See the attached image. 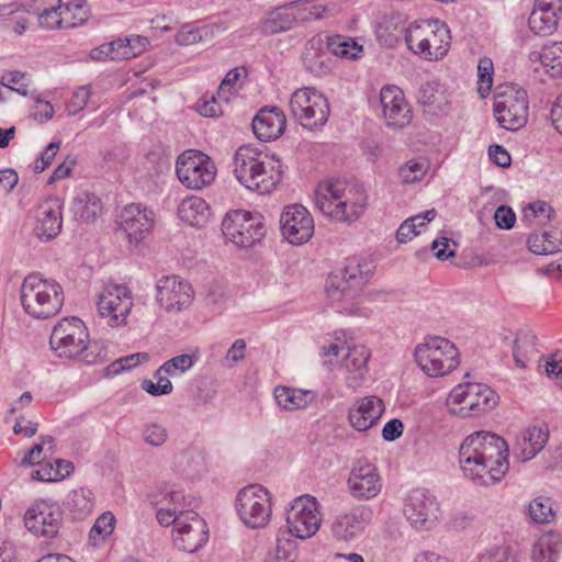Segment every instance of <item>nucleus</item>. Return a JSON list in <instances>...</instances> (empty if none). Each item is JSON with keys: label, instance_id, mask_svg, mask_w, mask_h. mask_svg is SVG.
Masks as SVG:
<instances>
[{"label": "nucleus", "instance_id": "obj_1", "mask_svg": "<svg viewBox=\"0 0 562 562\" xmlns=\"http://www.w3.org/2000/svg\"><path fill=\"white\" fill-rule=\"evenodd\" d=\"M233 173L246 189L271 192L281 180V162L251 145L240 146L233 157Z\"/></svg>", "mask_w": 562, "mask_h": 562}, {"label": "nucleus", "instance_id": "obj_2", "mask_svg": "<svg viewBox=\"0 0 562 562\" xmlns=\"http://www.w3.org/2000/svg\"><path fill=\"white\" fill-rule=\"evenodd\" d=\"M49 345L58 358L87 364L100 359L98 346L91 344L87 326L76 316L63 318L54 326Z\"/></svg>", "mask_w": 562, "mask_h": 562}, {"label": "nucleus", "instance_id": "obj_3", "mask_svg": "<svg viewBox=\"0 0 562 562\" xmlns=\"http://www.w3.org/2000/svg\"><path fill=\"white\" fill-rule=\"evenodd\" d=\"M20 300L24 311L34 318H48L56 315L61 308L64 293L57 282L48 281L40 274L33 273L24 279Z\"/></svg>", "mask_w": 562, "mask_h": 562}, {"label": "nucleus", "instance_id": "obj_4", "mask_svg": "<svg viewBox=\"0 0 562 562\" xmlns=\"http://www.w3.org/2000/svg\"><path fill=\"white\" fill-rule=\"evenodd\" d=\"M415 360L428 376H441L459 366V350L450 340L428 336L415 348Z\"/></svg>", "mask_w": 562, "mask_h": 562}, {"label": "nucleus", "instance_id": "obj_5", "mask_svg": "<svg viewBox=\"0 0 562 562\" xmlns=\"http://www.w3.org/2000/svg\"><path fill=\"white\" fill-rule=\"evenodd\" d=\"M494 97V116L499 126L508 131L524 127L528 121L527 91L517 85H506Z\"/></svg>", "mask_w": 562, "mask_h": 562}, {"label": "nucleus", "instance_id": "obj_6", "mask_svg": "<svg viewBox=\"0 0 562 562\" xmlns=\"http://www.w3.org/2000/svg\"><path fill=\"white\" fill-rule=\"evenodd\" d=\"M222 232L236 246L249 248L266 235L265 218L258 212L234 210L225 215Z\"/></svg>", "mask_w": 562, "mask_h": 562}, {"label": "nucleus", "instance_id": "obj_7", "mask_svg": "<svg viewBox=\"0 0 562 562\" xmlns=\"http://www.w3.org/2000/svg\"><path fill=\"white\" fill-rule=\"evenodd\" d=\"M289 105L292 116L304 128H319L328 121L329 103L313 88H301L294 91Z\"/></svg>", "mask_w": 562, "mask_h": 562}, {"label": "nucleus", "instance_id": "obj_8", "mask_svg": "<svg viewBox=\"0 0 562 562\" xmlns=\"http://www.w3.org/2000/svg\"><path fill=\"white\" fill-rule=\"evenodd\" d=\"M236 509L247 527L256 529L267 526L271 517L269 491L260 484L245 486L237 494Z\"/></svg>", "mask_w": 562, "mask_h": 562}, {"label": "nucleus", "instance_id": "obj_9", "mask_svg": "<svg viewBox=\"0 0 562 562\" xmlns=\"http://www.w3.org/2000/svg\"><path fill=\"white\" fill-rule=\"evenodd\" d=\"M176 173L186 188L202 190L214 181L216 166L206 154L201 150L189 149L178 157Z\"/></svg>", "mask_w": 562, "mask_h": 562}, {"label": "nucleus", "instance_id": "obj_10", "mask_svg": "<svg viewBox=\"0 0 562 562\" xmlns=\"http://www.w3.org/2000/svg\"><path fill=\"white\" fill-rule=\"evenodd\" d=\"M459 457L465 458L464 461L472 458H479L484 462L498 463L508 462L507 442L496 434L490 431H476L468 436L460 446Z\"/></svg>", "mask_w": 562, "mask_h": 562}, {"label": "nucleus", "instance_id": "obj_11", "mask_svg": "<svg viewBox=\"0 0 562 562\" xmlns=\"http://www.w3.org/2000/svg\"><path fill=\"white\" fill-rule=\"evenodd\" d=\"M312 18H322L318 7L307 10L292 2L267 12L258 22L256 31L266 36L276 35L291 30L297 23L310 21Z\"/></svg>", "mask_w": 562, "mask_h": 562}, {"label": "nucleus", "instance_id": "obj_12", "mask_svg": "<svg viewBox=\"0 0 562 562\" xmlns=\"http://www.w3.org/2000/svg\"><path fill=\"white\" fill-rule=\"evenodd\" d=\"M316 498L310 495L296 497L286 508V531L299 539H307L316 533L321 526V515Z\"/></svg>", "mask_w": 562, "mask_h": 562}, {"label": "nucleus", "instance_id": "obj_13", "mask_svg": "<svg viewBox=\"0 0 562 562\" xmlns=\"http://www.w3.org/2000/svg\"><path fill=\"white\" fill-rule=\"evenodd\" d=\"M97 307L109 326H123L133 307L132 292L125 284L109 283L99 294Z\"/></svg>", "mask_w": 562, "mask_h": 562}, {"label": "nucleus", "instance_id": "obj_14", "mask_svg": "<svg viewBox=\"0 0 562 562\" xmlns=\"http://www.w3.org/2000/svg\"><path fill=\"white\" fill-rule=\"evenodd\" d=\"M439 505L436 497L425 488L413 490L406 497L404 515L416 530H429L437 521Z\"/></svg>", "mask_w": 562, "mask_h": 562}, {"label": "nucleus", "instance_id": "obj_15", "mask_svg": "<svg viewBox=\"0 0 562 562\" xmlns=\"http://www.w3.org/2000/svg\"><path fill=\"white\" fill-rule=\"evenodd\" d=\"M349 494L358 501H369L382 490V480L376 467L367 459L353 462L347 479Z\"/></svg>", "mask_w": 562, "mask_h": 562}, {"label": "nucleus", "instance_id": "obj_16", "mask_svg": "<svg viewBox=\"0 0 562 562\" xmlns=\"http://www.w3.org/2000/svg\"><path fill=\"white\" fill-rule=\"evenodd\" d=\"M449 400L461 405L460 411L480 414L493 409L497 405L498 395L486 384L467 382L456 386Z\"/></svg>", "mask_w": 562, "mask_h": 562}, {"label": "nucleus", "instance_id": "obj_17", "mask_svg": "<svg viewBox=\"0 0 562 562\" xmlns=\"http://www.w3.org/2000/svg\"><path fill=\"white\" fill-rule=\"evenodd\" d=\"M63 513L56 504L40 501L34 503L24 515L25 527L34 535L53 538L58 533Z\"/></svg>", "mask_w": 562, "mask_h": 562}, {"label": "nucleus", "instance_id": "obj_18", "mask_svg": "<svg viewBox=\"0 0 562 562\" xmlns=\"http://www.w3.org/2000/svg\"><path fill=\"white\" fill-rule=\"evenodd\" d=\"M282 235L294 245L310 240L314 233V221L303 205L286 206L280 216Z\"/></svg>", "mask_w": 562, "mask_h": 562}, {"label": "nucleus", "instance_id": "obj_19", "mask_svg": "<svg viewBox=\"0 0 562 562\" xmlns=\"http://www.w3.org/2000/svg\"><path fill=\"white\" fill-rule=\"evenodd\" d=\"M156 300L167 312H179L193 300L191 285L177 276L162 277L156 284Z\"/></svg>", "mask_w": 562, "mask_h": 562}, {"label": "nucleus", "instance_id": "obj_20", "mask_svg": "<svg viewBox=\"0 0 562 562\" xmlns=\"http://www.w3.org/2000/svg\"><path fill=\"white\" fill-rule=\"evenodd\" d=\"M422 23L413 21L408 25L405 24L403 18L398 13H392L383 18L376 27V37L380 43L387 47L396 46L404 38L407 48H412V42L419 36Z\"/></svg>", "mask_w": 562, "mask_h": 562}, {"label": "nucleus", "instance_id": "obj_21", "mask_svg": "<svg viewBox=\"0 0 562 562\" xmlns=\"http://www.w3.org/2000/svg\"><path fill=\"white\" fill-rule=\"evenodd\" d=\"M380 102L387 126L403 128L412 122L411 108L398 87H383L380 92Z\"/></svg>", "mask_w": 562, "mask_h": 562}, {"label": "nucleus", "instance_id": "obj_22", "mask_svg": "<svg viewBox=\"0 0 562 562\" xmlns=\"http://www.w3.org/2000/svg\"><path fill=\"white\" fill-rule=\"evenodd\" d=\"M153 212L140 204L126 205L120 215V226L125 233L130 243L138 244L153 228Z\"/></svg>", "mask_w": 562, "mask_h": 562}, {"label": "nucleus", "instance_id": "obj_23", "mask_svg": "<svg viewBox=\"0 0 562 562\" xmlns=\"http://www.w3.org/2000/svg\"><path fill=\"white\" fill-rule=\"evenodd\" d=\"M372 515V509L369 506L352 507L348 513L335 518L331 526L334 537L345 541L355 539L371 521Z\"/></svg>", "mask_w": 562, "mask_h": 562}, {"label": "nucleus", "instance_id": "obj_24", "mask_svg": "<svg viewBox=\"0 0 562 562\" xmlns=\"http://www.w3.org/2000/svg\"><path fill=\"white\" fill-rule=\"evenodd\" d=\"M209 540V529L198 513H189L188 520L178 522L175 543L187 552H195Z\"/></svg>", "mask_w": 562, "mask_h": 562}, {"label": "nucleus", "instance_id": "obj_25", "mask_svg": "<svg viewBox=\"0 0 562 562\" xmlns=\"http://www.w3.org/2000/svg\"><path fill=\"white\" fill-rule=\"evenodd\" d=\"M360 260L348 259L345 268L339 273H330L326 280V291L328 295L335 296L353 295L358 293L366 284L361 277Z\"/></svg>", "mask_w": 562, "mask_h": 562}, {"label": "nucleus", "instance_id": "obj_26", "mask_svg": "<svg viewBox=\"0 0 562 562\" xmlns=\"http://www.w3.org/2000/svg\"><path fill=\"white\" fill-rule=\"evenodd\" d=\"M315 205L324 215L333 220L352 222L364 211L366 198L361 195L355 202L348 200L337 202L326 193L317 190Z\"/></svg>", "mask_w": 562, "mask_h": 562}, {"label": "nucleus", "instance_id": "obj_27", "mask_svg": "<svg viewBox=\"0 0 562 562\" xmlns=\"http://www.w3.org/2000/svg\"><path fill=\"white\" fill-rule=\"evenodd\" d=\"M251 126L257 138L269 142L284 133L286 119L278 106H263L252 119Z\"/></svg>", "mask_w": 562, "mask_h": 562}, {"label": "nucleus", "instance_id": "obj_28", "mask_svg": "<svg viewBox=\"0 0 562 562\" xmlns=\"http://www.w3.org/2000/svg\"><path fill=\"white\" fill-rule=\"evenodd\" d=\"M465 458L459 457L461 470L465 477L472 480L474 483L480 485H490L499 482L509 469L508 462L494 463L484 462L479 458H470L464 461Z\"/></svg>", "mask_w": 562, "mask_h": 562}, {"label": "nucleus", "instance_id": "obj_29", "mask_svg": "<svg viewBox=\"0 0 562 562\" xmlns=\"http://www.w3.org/2000/svg\"><path fill=\"white\" fill-rule=\"evenodd\" d=\"M384 405L376 396H366L358 400L349 409L348 419L359 431L371 428L382 416Z\"/></svg>", "mask_w": 562, "mask_h": 562}, {"label": "nucleus", "instance_id": "obj_30", "mask_svg": "<svg viewBox=\"0 0 562 562\" xmlns=\"http://www.w3.org/2000/svg\"><path fill=\"white\" fill-rule=\"evenodd\" d=\"M61 225V206L58 201L53 205L44 204L40 207L34 234L42 241H49L60 233Z\"/></svg>", "mask_w": 562, "mask_h": 562}, {"label": "nucleus", "instance_id": "obj_31", "mask_svg": "<svg viewBox=\"0 0 562 562\" xmlns=\"http://www.w3.org/2000/svg\"><path fill=\"white\" fill-rule=\"evenodd\" d=\"M370 351L366 346H349L345 357V367L349 374L346 378L349 387H358L361 385L367 372Z\"/></svg>", "mask_w": 562, "mask_h": 562}, {"label": "nucleus", "instance_id": "obj_32", "mask_svg": "<svg viewBox=\"0 0 562 562\" xmlns=\"http://www.w3.org/2000/svg\"><path fill=\"white\" fill-rule=\"evenodd\" d=\"M302 60L305 69L314 76H324L329 72L330 67L324 52V41L321 36H314L307 41Z\"/></svg>", "mask_w": 562, "mask_h": 562}, {"label": "nucleus", "instance_id": "obj_33", "mask_svg": "<svg viewBox=\"0 0 562 562\" xmlns=\"http://www.w3.org/2000/svg\"><path fill=\"white\" fill-rule=\"evenodd\" d=\"M273 396L278 406L289 412L306 408L316 397L313 391L283 385L274 387Z\"/></svg>", "mask_w": 562, "mask_h": 562}, {"label": "nucleus", "instance_id": "obj_34", "mask_svg": "<svg viewBox=\"0 0 562 562\" xmlns=\"http://www.w3.org/2000/svg\"><path fill=\"white\" fill-rule=\"evenodd\" d=\"M562 552V536L558 531L550 530L540 536L532 546V562H557Z\"/></svg>", "mask_w": 562, "mask_h": 562}, {"label": "nucleus", "instance_id": "obj_35", "mask_svg": "<svg viewBox=\"0 0 562 562\" xmlns=\"http://www.w3.org/2000/svg\"><path fill=\"white\" fill-rule=\"evenodd\" d=\"M209 204L200 196L192 195L184 199L178 206V215L191 226L202 227L210 217Z\"/></svg>", "mask_w": 562, "mask_h": 562}, {"label": "nucleus", "instance_id": "obj_36", "mask_svg": "<svg viewBox=\"0 0 562 562\" xmlns=\"http://www.w3.org/2000/svg\"><path fill=\"white\" fill-rule=\"evenodd\" d=\"M423 25H427V27L431 29L430 35L427 36V38H430L431 42V49L432 57H435V60L441 59L446 54L448 53L450 48V31L448 29V25L445 22H441L439 20H428L423 21ZM424 32V29L422 27V31H419V38Z\"/></svg>", "mask_w": 562, "mask_h": 562}, {"label": "nucleus", "instance_id": "obj_37", "mask_svg": "<svg viewBox=\"0 0 562 562\" xmlns=\"http://www.w3.org/2000/svg\"><path fill=\"white\" fill-rule=\"evenodd\" d=\"M71 211L81 221H93L102 211L101 199L93 192L80 191L71 202Z\"/></svg>", "mask_w": 562, "mask_h": 562}, {"label": "nucleus", "instance_id": "obj_38", "mask_svg": "<svg viewBox=\"0 0 562 562\" xmlns=\"http://www.w3.org/2000/svg\"><path fill=\"white\" fill-rule=\"evenodd\" d=\"M173 469L184 477L192 479L204 469V458L196 449H186L176 454Z\"/></svg>", "mask_w": 562, "mask_h": 562}, {"label": "nucleus", "instance_id": "obj_39", "mask_svg": "<svg viewBox=\"0 0 562 562\" xmlns=\"http://www.w3.org/2000/svg\"><path fill=\"white\" fill-rule=\"evenodd\" d=\"M93 494L89 488L80 487L71 491L66 501L67 509L74 519H83L93 510Z\"/></svg>", "mask_w": 562, "mask_h": 562}, {"label": "nucleus", "instance_id": "obj_40", "mask_svg": "<svg viewBox=\"0 0 562 562\" xmlns=\"http://www.w3.org/2000/svg\"><path fill=\"white\" fill-rule=\"evenodd\" d=\"M536 335L529 330H520L513 342V357L516 366L520 368L526 367V359L528 353H535L536 350Z\"/></svg>", "mask_w": 562, "mask_h": 562}, {"label": "nucleus", "instance_id": "obj_41", "mask_svg": "<svg viewBox=\"0 0 562 562\" xmlns=\"http://www.w3.org/2000/svg\"><path fill=\"white\" fill-rule=\"evenodd\" d=\"M538 56L542 66L552 77L562 76V42L544 45Z\"/></svg>", "mask_w": 562, "mask_h": 562}, {"label": "nucleus", "instance_id": "obj_42", "mask_svg": "<svg viewBox=\"0 0 562 562\" xmlns=\"http://www.w3.org/2000/svg\"><path fill=\"white\" fill-rule=\"evenodd\" d=\"M559 20L560 15L532 10L528 19V25L536 35L548 36L557 31Z\"/></svg>", "mask_w": 562, "mask_h": 562}, {"label": "nucleus", "instance_id": "obj_43", "mask_svg": "<svg viewBox=\"0 0 562 562\" xmlns=\"http://www.w3.org/2000/svg\"><path fill=\"white\" fill-rule=\"evenodd\" d=\"M324 44L330 54L350 59L357 58L362 50L355 40L341 35L329 36Z\"/></svg>", "mask_w": 562, "mask_h": 562}, {"label": "nucleus", "instance_id": "obj_44", "mask_svg": "<svg viewBox=\"0 0 562 562\" xmlns=\"http://www.w3.org/2000/svg\"><path fill=\"white\" fill-rule=\"evenodd\" d=\"M286 530L280 529L276 539L273 559L277 562H294L296 559V544Z\"/></svg>", "mask_w": 562, "mask_h": 562}, {"label": "nucleus", "instance_id": "obj_45", "mask_svg": "<svg viewBox=\"0 0 562 562\" xmlns=\"http://www.w3.org/2000/svg\"><path fill=\"white\" fill-rule=\"evenodd\" d=\"M436 210L430 209L424 213H419L417 215L411 216L405 220L398 227L396 232V239L398 243L403 244L411 240L413 237L418 235L417 224L416 222L419 220H426L427 222H431L436 217Z\"/></svg>", "mask_w": 562, "mask_h": 562}, {"label": "nucleus", "instance_id": "obj_46", "mask_svg": "<svg viewBox=\"0 0 562 562\" xmlns=\"http://www.w3.org/2000/svg\"><path fill=\"white\" fill-rule=\"evenodd\" d=\"M115 521V517L111 512H104L97 518L89 532V540L93 546H97L99 540H104L112 535Z\"/></svg>", "mask_w": 562, "mask_h": 562}, {"label": "nucleus", "instance_id": "obj_47", "mask_svg": "<svg viewBox=\"0 0 562 562\" xmlns=\"http://www.w3.org/2000/svg\"><path fill=\"white\" fill-rule=\"evenodd\" d=\"M169 374L161 372V366L156 370L154 378L157 380L155 383L151 380L145 379L142 381V389L153 396H160L170 394L173 390L170 382Z\"/></svg>", "mask_w": 562, "mask_h": 562}, {"label": "nucleus", "instance_id": "obj_48", "mask_svg": "<svg viewBox=\"0 0 562 562\" xmlns=\"http://www.w3.org/2000/svg\"><path fill=\"white\" fill-rule=\"evenodd\" d=\"M529 516L537 524H549L554 520L555 514L552 510L550 498H537L529 504Z\"/></svg>", "mask_w": 562, "mask_h": 562}, {"label": "nucleus", "instance_id": "obj_49", "mask_svg": "<svg viewBox=\"0 0 562 562\" xmlns=\"http://www.w3.org/2000/svg\"><path fill=\"white\" fill-rule=\"evenodd\" d=\"M195 361L196 358L193 355L182 353L164 362L161 364V372L170 376L181 375L189 371Z\"/></svg>", "mask_w": 562, "mask_h": 562}, {"label": "nucleus", "instance_id": "obj_50", "mask_svg": "<svg viewBox=\"0 0 562 562\" xmlns=\"http://www.w3.org/2000/svg\"><path fill=\"white\" fill-rule=\"evenodd\" d=\"M524 435L526 436L527 441H529L528 445H531V448L527 451L526 456L536 457L546 446L549 437V431L546 426H532L527 428L524 431Z\"/></svg>", "mask_w": 562, "mask_h": 562}, {"label": "nucleus", "instance_id": "obj_51", "mask_svg": "<svg viewBox=\"0 0 562 562\" xmlns=\"http://www.w3.org/2000/svg\"><path fill=\"white\" fill-rule=\"evenodd\" d=\"M550 237L551 235L547 232L530 234L527 239L529 250L536 255H547L557 251V246Z\"/></svg>", "mask_w": 562, "mask_h": 562}, {"label": "nucleus", "instance_id": "obj_52", "mask_svg": "<svg viewBox=\"0 0 562 562\" xmlns=\"http://www.w3.org/2000/svg\"><path fill=\"white\" fill-rule=\"evenodd\" d=\"M149 359L147 352H137L126 357H122L120 359L114 360L111 364L108 366L106 372L108 374L116 375L123 371L131 370L135 368L140 362H145Z\"/></svg>", "mask_w": 562, "mask_h": 562}, {"label": "nucleus", "instance_id": "obj_53", "mask_svg": "<svg viewBox=\"0 0 562 562\" xmlns=\"http://www.w3.org/2000/svg\"><path fill=\"white\" fill-rule=\"evenodd\" d=\"M494 67L490 58H482L477 65L479 87L477 92L485 98L493 83Z\"/></svg>", "mask_w": 562, "mask_h": 562}, {"label": "nucleus", "instance_id": "obj_54", "mask_svg": "<svg viewBox=\"0 0 562 562\" xmlns=\"http://www.w3.org/2000/svg\"><path fill=\"white\" fill-rule=\"evenodd\" d=\"M38 22L40 25L49 30L61 29L63 27V19H61V0H57L56 5H52L49 8H44L38 13Z\"/></svg>", "mask_w": 562, "mask_h": 562}, {"label": "nucleus", "instance_id": "obj_55", "mask_svg": "<svg viewBox=\"0 0 562 562\" xmlns=\"http://www.w3.org/2000/svg\"><path fill=\"white\" fill-rule=\"evenodd\" d=\"M189 513H192V510L178 509L177 507L160 508L157 510L156 517L161 526L173 525L177 532L178 522L188 520Z\"/></svg>", "mask_w": 562, "mask_h": 562}, {"label": "nucleus", "instance_id": "obj_56", "mask_svg": "<svg viewBox=\"0 0 562 562\" xmlns=\"http://www.w3.org/2000/svg\"><path fill=\"white\" fill-rule=\"evenodd\" d=\"M475 562H518L508 547H493L479 554Z\"/></svg>", "mask_w": 562, "mask_h": 562}, {"label": "nucleus", "instance_id": "obj_57", "mask_svg": "<svg viewBox=\"0 0 562 562\" xmlns=\"http://www.w3.org/2000/svg\"><path fill=\"white\" fill-rule=\"evenodd\" d=\"M142 435L145 442L151 447H161L168 438L166 428L157 423L145 424Z\"/></svg>", "mask_w": 562, "mask_h": 562}, {"label": "nucleus", "instance_id": "obj_58", "mask_svg": "<svg viewBox=\"0 0 562 562\" xmlns=\"http://www.w3.org/2000/svg\"><path fill=\"white\" fill-rule=\"evenodd\" d=\"M25 79V72L12 70L2 76L1 85L23 97H27L30 91L27 85L24 82Z\"/></svg>", "mask_w": 562, "mask_h": 562}, {"label": "nucleus", "instance_id": "obj_59", "mask_svg": "<svg viewBox=\"0 0 562 562\" xmlns=\"http://www.w3.org/2000/svg\"><path fill=\"white\" fill-rule=\"evenodd\" d=\"M425 175V166L418 161H408L406 165L400 168L398 176L403 183H414Z\"/></svg>", "mask_w": 562, "mask_h": 562}, {"label": "nucleus", "instance_id": "obj_60", "mask_svg": "<svg viewBox=\"0 0 562 562\" xmlns=\"http://www.w3.org/2000/svg\"><path fill=\"white\" fill-rule=\"evenodd\" d=\"M246 75L247 70L245 67H237L231 69L220 85L218 98L224 99L227 102L228 98L225 95L226 92H232V90L235 89V85L240 79V77H245Z\"/></svg>", "mask_w": 562, "mask_h": 562}, {"label": "nucleus", "instance_id": "obj_61", "mask_svg": "<svg viewBox=\"0 0 562 562\" xmlns=\"http://www.w3.org/2000/svg\"><path fill=\"white\" fill-rule=\"evenodd\" d=\"M54 438L52 436H43L41 437V442L35 443L29 452L24 456L21 461V465L31 467L36 463H40V456L44 450L45 445H49V450H53Z\"/></svg>", "mask_w": 562, "mask_h": 562}, {"label": "nucleus", "instance_id": "obj_62", "mask_svg": "<svg viewBox=\"0 0 562 562\" xmlns=\"http://www.w3.org/2000/svg\"><path fill=\"white\" fill-rule=\"evenodd\" d=\"M494 220L498 228L510 229L515 225L516 214L512 207L499 205L494 213Z\"/></svg>", "mask_w": 562, "mask_h": 562}, {"label": "nucleus", "instance_id": "obj_63", "mask_svg": "<svg viewBox=\"0 0 562 562\" xmlns=\"http://www.w3.org/2000/svg\"><path fill=\"white\" fill-rule=\"evenodd\" d=\"M59 142H52L46 146L40 158L34 162L35 173L43 172L52 164L57 150L59 149Z\"/></svg>", "mask_w": 562, "mask_h": 562}, {"label": "nucleus", "instance_id": "obj_64", "mask_svg": "<svg viewBox=\"0 0 562 562\" xmlns=\"http://www.w3.org/2000/svg\"><path fill=\"white\" fill-rule=\"evenodd\" d=\"M202 40V34L199 29H194L191 25H183L176 35V42L179 45L188 46L195 44Z\"/></svg>", "mask_w": 562, "mask_h": 562}]
</instances>
